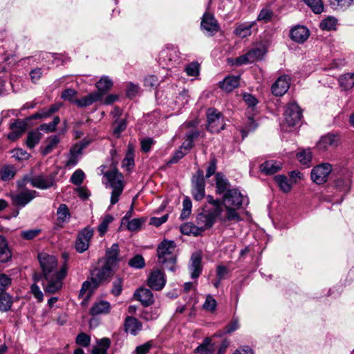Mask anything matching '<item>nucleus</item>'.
Wrapping results in <instances>:
<instances>
[{"instance_id":"nucleus-1","label":"nucleus","mask_w":354,"mask_h":354,"mask_svg":"<svg viewBox=\"0 0 354 354\" xmlns=\"http://www.w3.org/2000/svg\"><path fill=\"white\" fill-rule=\"evenodd\" d=\"M223 203L225 212L223 213V216L221 217V221L237 223L242 220L237 210L243 205H248L249 200L239 189L233 188L227 190L223 195Z\"/></svg>"},{"instance_id":"nucleus-2","label":"nucleus","mask_w":354,"mask_h":354,"mask_svg":"<svg viewBox=\"0 0 354 354\" xmlns=\"http://www.w3.org/2000/svg\"><path fill=\"white\" fill-rule=\"evenodd\" d=\"M176 243L174 241L163 240L157 248L158 262L167 269L174 272L176 269Z\"/></svg>"},{"instance_id":"nucleus-3","label":"nucleus","mask_w":354,"mask_h":354,"mask_svg":"<svg viewBox=\"0 0 354 354\" xmlns=\"http://www.w3.org/2000/svg\"><path fill=\"white\" fill-rule=\"evenodd\" d=\"M55 173H51L48 175L39 174L32 177L25 176L22 179L17 181V186L19 187H26L28 183H30L33 187L40 189H47L55 185Z\"/></svg>"},{"instance_id":"nucleus-4","label":"nucleus","mask_w":354,"mask_h":354,"mask_svg":"<svg viewBox=\"0 0 354 354\" xmlns=\"http://www.w3.org/2000/svg\"><path fill=\"white\" fill-rule=\"evenodd\" d=\"M68 268L64 263L55 275H44L43 288L46 294H54L59 291L63 285L62 279L66 277Z\"/></svg>"},{"instance_id":"nucleus-5","label":"nucleus","mask_w":354,"mask_h":354,"mask_svg":"<svg viewBox=\"0 0 354 354\" xmlns=\"http://www.w3.org/2000/svg\"><path fill=\"white\" fill-rule=\"evenodd\" d=\"M111 187L113 189L111 196V205H115L119 201L124 189L123 176L116 169L109 171L105 174Z\"/></svg>"},{"instance_id":"nucleus-6","label":"nucleus","mask_w":354,"mask_h":354,"mask_svg":"<svg viewBox=\"0 0 354 354\" xmlns=\"http://www.w3.org/2000/svg\"><path fill=\"white\" fill-rule=\"evenodd\" d=\"M111 274V265L106 264L100 269H95L92 272L91 281H84L80 290V295H84L86 290L95 288L100 282L106 280Z\"/></svg>"},{"instance_id":"nucleus-7","label":"nucleus","mask_w":354,"mask_h":354,"mask_svg":"<svg viewBox=\"0 0 354 354\" xmlns=\"http://www.w3.org/2000/svg\"><path fill=\"white\" fill-rule=\"evenodd\" d=\"M180 60V53L177 47L169 45L159 53L158 62L163 68H171Z\"/></svg>"},{"instance_id":"nucleus-8","label":"nucleus","mask_w":354,"mask_h":354,"mask_svg":"<svg viewBox=\"0 0 354 354\" xmlns=\"http://www.w3.org/2000/svg\"><path fill=\"white\" fill-rule=\"evenodd\" d=\"M207 129L211 133H218L225 129V123L223 115L216 109L209 108L207 109Z\"/></svg>"},{"instance_id":"nucleus-9","label":"nucleus","mask_w":354,"mask_h":354,"mask_svg":"<svg viewBox=\"0 0 354 354\" xmlns=\"http://www.w3.org/2000/svg\"><path fill=\"white\" fill-rule=\"evenodd\" d=\"M222 216H223V214H221V211L218 208L201 213L196 218L197 225H198V227L201 231H205L214 225L216 218L221 221V217Z\"/></svg>"},{"instance_id":"nucleus-10","label":"nucleus","mask_w":354,"mask_h":354,"mask_svg":"<svg viewBox=\"0 0 354 354\" xmlns=\"http://www.w3.org/2000/svg\"><path fill=\"white\" fill-rule=\"evenodd\" d=\"M266 53L263 45H259L251 48L247 53L238 57L235 60V64L241 66L253 63L263 58Z\"/></svg>"},{"instance_id":"nucleus-11","label":"nucleus","mask_w":354,"mask_h":354,"mask_svg":"<svg viewBox=\"0 0 354 354\" xmlns=\"http://www.w3.org/2000/svg\"><path fill=\"white\" fill-rule=\"evenodd\" d=\"M40 266L44 275H55L59 273L57 270V261L54 256L46 253H41L38 255Z\"/></svg>"},{"instance_id":"nucleus-12","label":"nucleus","mask_w":354,"mask_h":354,"mask_svg":"<svg viewBox=\"0 0 354 354\" xmlns=\"http://www.w3.org/2000/svg\"><path fill=\"white\" fill-rule=\"evenodd\" d=\"M205 185L203 172L198 170L192 178V194L196 201H201L205 197Z\"/></svg>"},{"instance_id":"nucleus-13","label":"nucleus","mask_w":354,"mask_h":354,"mask_svg":"<svg viewBox=\"0 0 354 354\" xmlns=\"http://www.w3.org/2000/svg\"><path fill=\"white\" fill-rule=\"evenodd\" d=\"M20 190L11 195L12 203L21 207H24L36 197V191L26 189L25 187H19Z\"/></svg>"},{"instance_id":"nucleus-14","label":"nucleus","mask_w":354,"mask_h":354,"mask_svg":"<svg viewBox=\"0 0 354 354\" xmlns=\"http://www.w3.org/2000/svg\"><path fill=\"white\" fill-rule=\"evenodd\" d=\"M332 171V166L328 163H322L315 167L311 171V178L318 185L326 183Z\"/></svg>"},{"instance_id":"nucleus-15","label":"nucleus","mask_w":354,"mask_h":354,"mask_svg":"<svg viewBox=\"0 0 354 354\" xmlns=\"http://www.w3.org/2000/svg\"><path fill=\"white\" fill-rule=\"evenodd\" d=\"M93 234V229L88 227L78 233L75 241V249L78 252L82 253L88 250Z\"/></svg>"},{"instance_id":"nucleus-16","label":"nucleus","mask_w":354,"mask_h":354,"mask_svg":"<svg viewBox=\"0 0 354 354\" xmlns=\"http://www.w3.org/2000/svg\"><path fill=\"white\" fill-rule=\"evenodd\" d=\"M284 116L285 121L289 126H295L300 121L302 111L297 104L292 102L288 104Z\"/></svg>"},{"instance_id":"nucleus-17","label":"nucleus","mask_w":354,"mask_h":354,"mask_svg":"<svg viewBox=\"0 0 354 354\" xmlns=\"http://www.w3.org/2000/svg\"><path fill=\"white\" fill-rule=\"evenodd\" d=\"M201 27L208 32L209 36H213L219 30V25L213 14L205 12L202 17Z\"/></svg>"},{"instance_id":"nucleus-18","label":"nucleus","mask_w":354,"mask_h":354,"mask_svg":"<svg viewBox=\"0 0 354 354\" xmlns=\"http://www.w3.org/2000/svg\"><path fill=\"white\" fill-rule=\"evenodd\" d=\"M166 283L165 275L163 271L156 270L152 271L148 278V286L155 290H162Z\"/></svg>"},{"instance_id":"nucleus-19","label":"nucleus","mask_w":354,"mask_h":354,"mask_svg":"<svg viewBox=\"0 0 354 354\" xmlns=\"http://www.w3.org/2000/svg\"><path fill=\"white\" fill-rule=\"evenodd\" d=\"M106 90H97L80 100H76L75 103L80 107H84L91 105L93 103L102 101L105 95Z\"/></svg>"},{"instance_id":"nucleus-20","label":"nucleus","mask_w":354,"mask_h":354,"mask_svg":"<svg viewBox=\"0 0 354 354\" xmlns=\"http://www.w3.org/2000/svg\"><path fill=\"white\" fill-rule=\"evenodd\" d=\"M310 33L307 28L304 26H297L290 30V37L297 43L302 44L309 37Z\"/></svg>"},{"instance_id":"nucleus-21","label":"nucleus","mask_w":354,"mask_h":354,"mask_svg":"<svg viewBox=\"0 0 354 354\" xmlns=\"http://www.w3.org/2000/svg\"><path fill=\"white\" fill-rule=\"evenodd\" d=\"M134 298L140 301L145 306L151 305L153 301V295L150 290L145 288H140L138 289L133 294Z\"/></svg>"},{"instance_id":"nucleus-22","label":"nucleus","mask_w":354,"mask_h":354,"mask_svg":"<svg viewBox=\"0 0 354 354\" xmlns=\"http://www.w3.org/2000/svg\"><path fill=\"white\" fill-rule=\"evenodd\" d=\"M26 129V122L22 120H17L11 124V132L8 135V138L11 141H15L20 138L25 132Z\"/></svg>"},{"instance_id":"nucleus-23","label":"nucleus","mask_w":354,"mask_h":354,"mask_svg":"<svg viewBox=\"0 0 354 354\" xmlns=\"http://www.w3.org/2000/svg\"><path fill=\"white\" fill-rule=\"evenodd\" d=\"M55 87L76 88L80 86L77 78L73 75L63 76L55 82Z\"/></svg>"},{"instance_id":"nucleus-24","label":"nucleus","mask_w":354,"mask_h":354,"mask_svg":"<svg viewBox=\"0 0 354 354\" xmlns=\"http://www.w3.org/2000/svg\"><path fill=\"white\" fill-rule=\"evenodd\" d=\"M189 268L192 279L197 278L201 274L202 270L201 257L198 253H194L192 255Z\"/></svg>"},{"instance_id":"nucleus-25","label":"nucleus","mask_w":354,"mask_h":354,"mask_svg":"<svg viewBox=\"0 0 354 354\" xmlns=\"http://www.w3.org/2000/svg\"><path fill=\"white\" fill-rule=\"evenodd\" d=\"M338 140L335 136L328 134L322 136L317 144L319 150L326 151L330 148L335 147L337 145Z\"/></svg>"},{"instance_id":"nucleus-26","label":"nucleus","mask_w":354,"mask_h":354,"mask_svg":"<svg viewBox=\"0 0 354 354\" xmlns=\"http://www.w3.org/2000/svg\"><path fill=\"white\" fill-rule=\"evenodd\" d=\"M216 192L218 194H225L229 190L230 183L227 179L221 173H216L215 176Z\"/></svg>"},{"instance_id":"nucleus-27","label":"nucleus","mask_w":354,"mask_h":354,"mask_svg":"<svg viewBox=\"0 0 354 354\" xmlns=\"http://www.w3.org/2000/svg\"><path fill=\"white\" fill-rule=\"evenodd\" d=\"M125 330L131 335H136L138 332L141 330L142 324L136 318L133 317H128L124 322Z\"/></svg>"},{"instance_id":"nucleus-28","label":"nucleus","mask_w":354,"mask_h":354,"mask_svg":"<svg viewBox=\"0 0 354 354\" xmlns=\"http://www.w3.org/2000/svg\"><path fill=\"white\" fill-rule=\"evenodd\" d=\"M111 305L108 301H100L95 303L90 310L92 315H97L100 314H106L109 313Z\"/></svg>"},{"instance_id":"nucleus-29","label":"nucleus","mask_w":354,"mask_h":354,"mask_svg":"<svg viewBox=\"0 0 354 354\" xmlns=\"http://www.w3.org/2000/svg\"><path fill=\"white\" fill-rule=\"evenodd\" d=\"M214 351V346L209 337L204 339L203 342L195 348L194 353L199 354H212Z\"/></svg>"},{"instance_id":"nucleus-30","label":"nucleus","mask_w":354,"mask_h":354,"mask_svg":"<svg viewBox=\"0 0 354 354\" xmlns=\"http://www.w3.org/2000/svg\"><path fill=\"white\" fill-rule=\"evenodd\" d=\"M281 168V163L273 160L266 161L261 165V171L266 174H272Z\"/></svg>"},{"instance_id":"nucleus-31","label":"nucleus","mask_w":354,"mask_h":354,"mask_svg":"<svg viewBox=\"0 0 354 354\" xmlns=\"http://www.w3.org/2000/svg\"><path fill=\"white\" fill-rule=\"evenodd\" d=\"M119 245L117 243H113L111 247L107 249L106 252V263L113 265L120 261L119 258Z\"/></svg>"},{"instance_id":"nucleus-32","label":"nucleus","mask_w":354,"mask_h":354,"mask_svg":"<svg viewBox=\"0 0 354 354\" xmlns=\"http://www.w3.org/2000/svg\"><path fill=\"white\" fill-rule=\"evenodd\" d=\"M240 86L239 76H228L219 82L220 88H236Z\"/></svg>"},{"instance_id":"nucleus-33","label":"nucleus","mask_w":354,"mask_h":354,"mask_svg":"<svg viewBox=\"0 0 354 354\" xmlns=\"http://www.w3.org/2000/svg\"><path fill=\"white\" fill-rule=\"evenodd\" d=\"M274 180L279 187L280 189L283 192L288 193L291 190L292 187V183H291L286 176H275Z\"/></svg>"},{"instance_id":"nucleus-34","label":"nucleus","mask_w":354,"mask_h":354,"mask_svg":"<svg viewBox=\"0 0 354 354\" xmlns=\"http://www.w3.org/2000/svg\"><path fill=\"white\" fill-rule=\"evenodd\" d=\"M57 223L62 224L68 221L71 214L66 205L61 204L57 210Z\"/></svg>"},{"instance_id":"nucleus-35","label":"nucleus","mask_w":354,"mask_h":354,"mask_svg":"<svg viewBox=\"0 0 354 354\" xmlns=\"http://www.w3.org/2000/svg\"><path fill=\"white\" fill-rule=\"evenodd\" d=\"M111 344L109 338H102L97 341V344L92 350V354H107V350Z\"/></svg>"},{"instance_id":"nucleus-36","label":"nucleus","mask_w":354,"mask_h":354,"mask_svg":"<svg viewBox=\"0 0 354 354\" xmlns=\"http://www.w3.org/2000/svg\"><path fill=\"white\" fill-rule=\"evenodd\" d=\"M134 166V153L133 148L131 145H128V150L127 151L125 158L122 161V167H125L127 170H131Z\"/></svg>"},{"instance_id":"nucleus-37","label":"nucleus","mask_w":354,"mask_h":354,"mask_svg":"<svg viewBox=\"0 0 354 354\" xmlns=\"http://www.w3.org/2000/svg\"><path fill=\"white\" fill-rule=\"evenodd\" d=\"M59 139L57 136H51L46 141V146L42 149L41 153L44 156L50 153L57 145Z\"/></svg>"},{"instance_id":"nucleus-38","label":"nucleus","mask_w":354,"mask_h":354,"mask_svg":"<svg viewBox=\"0 0 354 354\" xmlns=\"http://www.w3.org/2000/svg\"><path fill=\"white\" fill-rule=\"evenodd\" d=\"M41 138V134L38 131H32L28 132L26 139V145L28 148L32 149L39 143Z\"/></svg>"},{"instance_id":"nucleus-39","label":"nucleus","mask_w":354,"mask_h":354,"mask_svg":"<svg viewBox=\"0 0 354 354\" xmlns=\"http://www.w3.org/2000/svg\"><path fill=\"white\" fill-rule=\"evenodd\" d=\"M330 7L334 10H346L354 5V0H328Z\"/></svg>"},{"instance_id":"nucleus-40","label":"nucleus","mask_w":354,"mask_h":354,"mask_svg":"<svg viewBox=\"0 0 354 354\" xmlns=\"http://www.w3.org/2000/svg\"><path fill=\"white\" fill-rule=\"evenodd\" d=\"M339 83L344 88H352L354 86V73H346L339 78Z\"/></svg>"},{"instance_id":"nucleus-41","label":"nucleus","mask_w":354,"mask_h":354,"mask_svg":"<svg viewBox=\"0 0 354 354\" xmlns=\"http://www.w3.org/2000/svg\"><path fill=\"white\" fill-rule=\"evenodd\" d=\"M337 20L334 17H328L324 19L319 25V27L323 30H336Z\"/></svg>"},{"instance_id":"nucleus-42","label":"nucleus","mask_w":354,"mask_h":354,"mask_svg":"<svg viewBox=\"0 0 354 354\" xmlns=\"http://www.w3.org/2000/svg\"><path fill=\"white\" fill-rule=\"evenodd\" d=\"M12 304L11 297L7 292H0V311H8L10 309Z\"/></svg>"},{"instance_id":"nucleus-43","label":"nucleus","mask_w":354,"mask_h":354,"mask_svg":"<svg viewBox=\"0 0 354 354\" xmlns=\"http://www.w3.org/2000/svg\"><path fill=\"white\" fill-rule=\"evenodd\" d=\"M253 26V24H242L239 25L235 30L234 33L241 38H245L250 36L252 33L251 28Z\"/></svg>"},{"instance_id":"nucleus-44","label":"nucleus","mask_w":354,"mask_h":354,"mask_svg":"<svg viewBox=\"0 0 354 354\" xmlns=\"http://www.w3.org/2000/svg\"><path fill=\"white\" fill-rule=\"evenodd\" d=\"M290 77L288 75H283L277 78L271 88H290Z\"/></svg>"},{"instance_id":"nucleus-45","label":"nucleus","mask_w":354,"mask_h":354,"mask_svg":"<svg viewBox=\"0 0 354 354\" xmlns=\"http://www.w3.org/2000/svg\"><path fill=\"white\" fill-rule=\"evenodd\" d=\"M0 173L1 180L7 181L14 178L16 174V169L12 165H7L1 169Z\"/></svg>"},{"instance_id":"nucleus-46","label":"nucleus","mask_w":354,"mask_h":354,"mask_svg":"<svg viewBox=\"0 0 354 354\" xmlns=\"http://www.w3.org/2000/svg\"><path fill=\"white\" fill-rule=\"evenodd\" d=\"M247 113L248 115V120L246 123L245 127L241 131L243 138L246 137L248 132L255 130L257 127V124L253 120L252 115H250L248 111H247Z\"/></svg>"},{"instance_id":"nucleus-47","label":"nucleus","mask_w":354,"mask_h":354,"mask_svg":"<svg viewBox=\"0 0 354 354\" xmlns=\"http://www.w3.org/2000/svg\"><path fill=\"white\" fill-rule=\"evenodd\" d=\"M216 306L217 302L215 299L211 295H207L203 304V308L207 311L214 313L216 310Z\"/></svg>"},{"instance_id":"nucleus-48","label":"nucleus","mask_w":354,"mask_h":354,"mask_svg":"<svg viewBox=\"0 0 354 354\" xmlns=\"http://www.w3.org/2000/svg\"><path fill=\"white\" fill-rule=\"evenodd\" d=\"M192 202L189 197L184 198L183 201V209L180 214L182 220L187 218L192 212Z\"/></svg>"},{"instance_id":"nucleus-49","label":"nucleus","mask_w":354,"mask_h":354,"mask_svg":"<svg viewBox=\"0 0 354 354\" xmlns=\"http://www.w3.org/2000/svg\"><path fill=\"white\" fill-rule=\"evenodd\" d=\"M305 3L316 14H319L324 10V5L322 0H305Z\"/></svg>"},{"instance_id":"nucleus-50","label":"nucleus","mask_w":354,"mask_h":354,"mask_svg":"<svg viewBox=\"0 0 354 354\" xmlns=\"http://www.w3.org/2000/svg\"><path fill=\"white\" fill-rule=\"evenodd\" d=\"M113 86V81L109 76H102L95 83L96 88H98V89L111 88V87Z\"/></svg>"},{"instance_id":"nucleus-51","label":"nucleus","mask_w":354,"mask_h":354,"mask_svg":"<svg viewBox=\"0 0 354 354\" xmlns=\"http://www.w3.org/2000/svg\"><path fill=\"white\" fill-rule=\"evenodd\" d=\"M297 157L301 164L307 165L311 161L312 153L310 149H304L297 154Z\"/></svg>"},{"instance_id":"nucleus-52","label":"nucleus","mask_w":354,"mask_h":354,"mask_svg":"<svg viewBox=\"0 0 354 354\" xmlns=\"http://www.w3.org/2000/svg\"><path fill=\"white\" fill-rule=\"evenodd\" d=\"M351 185V180L349 177L345 179L339 178L335 181V186L339 189L340 191L344 192H347L350 189Z\"/></svg>"},{"instance_id":"nucleus-53","label":"nucleus","mask_w":354,"mask_h":354,"mask_svg":"<svg viewBox=\"0 0 354 354\" xmlns=\"http://www.w3.org/2000/svg\"><path fill=\"white\" fill-rule=\"evenodd\" d=\"M129 266L136 269L142 268L145 266V259L141 255L137 254L129 261Z\"/></svg>"},{"instance_id":"nucleus-54","label":"nucleus","mask_w":354,"mask_h":354,"mask_svg":"<svg viewBox=\"0 0 354 354\" xmlns=\"http://www.w3.org/2000/svg\"><path fill=\"white\" fill-rule=\"evenodd\" d=\"M113 218L111 215H106L98 226V232L101 236L106 232L109 225L113 221Z\"/></svg>"},{"instance_id":"nucleus-55","label":"nucleus","mask_w":354,"mask_h":354,"mask_svg":"<svg viewBox=\"0 0 354 354\" xmlns=\"http://www.w3.org/2000/svg\"><path fill=\"white\" fill-rule=\"evenodd\" d=\"M273 17V12L270 8H263L259 12L257 20L268 23L271 21Z\"/></svg>"},{"instance_id":"nucleus-56","label":"nucleus","mask_w":354,"mask_h":354,"mask_svg":"<svg viewBox=\"0 0 354 354\" xmlns=\"http://www.w3.org/2000/svg\"><path fill=\"white\" fill-rule=\"evenodd\" d=\"M243 97L245 102L248 106V111L249 112V109H251V111H254V106L259 102V100L257 99V97L252 95V94L248 93H244Z\"/></svg>"},{"instance_id":"nucleus-57","label":"nucleus","mask_w":354,"mask_h":354,"mask_svg":"<svg viewBox=\"0 0 354 354\" xmlns=\"http://www.w3.org/2000/svg\"><path fill=\"white\" fill-rule=\"evenodd\" d=\"M84 177L85 175L83 171L77 169L72 174L70 180L73 184L80 185L83 182Z\"/></svg>"},{"instance_id":"nucleus-58","label":"nucleus","mask_w":354,"mask_h":354,"mask_svg":"<svg viewBox=\"0 0 354 354\" xmlns=\"http://www.w3.org/2000/svg\"><path fill=\"white\" fill-rule=\"evenodd\" d=\"M200 65L197 62H192L185 67V72L189 76H196L199 74Z\"/></svg>"},{"instance_id":"nucleus-59","label":"nucleus","mask_w":354,"mask_h":354,"mask_svg":"<svg viewBox=\"0 0 354 354\" xmlns=\"http://www.w3.org/2000/svg\"><path fill=\"white\" fill-rule=\"evenodd\" d=\"M127 124L124 120H116L113 124V133L119 137L120 133L126 129Z\"/></svg>"},{"instance_id":"nucleus-60","label":"nucleus","mask_w":354,"mask_h":354,"mask_svg":"<svg viewBox=\"0 0 354 354\" xmlns=\"http://www.w3.org/2000/svg\"><path fill=\"white\" fill-rule=\"evenodd\" d=\"M91 338L89 335L84 333H80L77 337L75 342L77 344L82 346L84 347H87L90 344Z\"/></svg>"},{"instance_id":"nucleus-61","label":"nucleus","mask_w":354,"mask_h":354,"mask_svg":"<svg viewBox=\"0 0 354 354\" xmlns=\"http://www.w3.org/2000/svg\"><path fill=\"white\" fill-rule=\"evenodd\" d=\"M144 86L145 87H158L160 86V82L156 76L151 75L145 78Z\"/></svg>"},{"instance_id":"nucleus-62","label":"nucleus","mask_w":354,"mask_h":354,"mask_svg":"<svg viewBox=\"0 0 354 354\" xmlns=\"http://www.w3.org/2000/svg\"><path fill=\"white\" fill-rule=\"evenodd\" d=\"M182 233L184 234H194L195 235L198 234V230H199L198 227L193 225L190 223H185L183 225L180 227Z\"/></svg>"},{"instance_id":"nucleus-63","label":"nucleus","mask_w":354,"mask_h":354,"mask_svg":"<svg viewBox=\"0 0 354 354\" xmlns=\"http://www.w3.org/2000/svg\"><path fill=\"white\" fill-rule=\"evenodd\" d=\"M144 222L143 218H133L128 222L127 228L130 231L138 230Z\"/></svg>"},{"instance_id":"nucleus-64","label":"nucleus","mask_w":354,"mask_h":354,"mask_svg":"<svg viewBox=\"0 0 354 354\" xmlns=\"http://www.w3.org/2000/svg\"><path fill=\"white\" fill-rule=\"evenodd\" d=\"M41 232V230L39 229H33L26 231H22L21 232V236L26 240H31L37 236Z\"/></svg>"}]
</instances>
